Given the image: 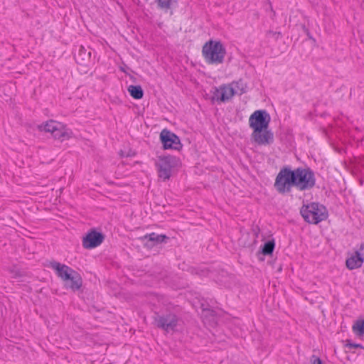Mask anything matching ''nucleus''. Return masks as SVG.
<instances>
[{
    "label": "nucleus",
    "instance_id": "f257e3e1",
    "mask_svg": "<svg viewBox=\"0 0 364 364\" xmlns=\"http://www.w3.org/2000/svg\"><path fill=\"white\" fill-rule=\"evenodd\" d=\"M315 185V173L309 167L292 170L285 166L277 175L274 186L279 193L284 195L289 193L293 187L303 191L312 189Z\"/></svg>",
    "mask_w": 364,
    "mask_h": 364
},
{
    "label": "nucleus",
    "instance_id": "f03ea898",
    "mask_svg": "<svg viewBox=\"0 0 364 364\" xmlns=\"http://www.w3.org/2000/svg\"><path fill=\"white\" fill-rule=\"evenodd\" d=\"M202 55L208 65H218L224 61L226 50L220 41L210 40L202 48Z\"/></svg>",
    "mask_w": 364,
    "mask_h": 364
},
{
    "label": "nucleus",
    "instance_id": "7ed1b4c3",
    "mask_svg": "<svg viewBox=\"0 0 364 364\" xmlns=\"http://www.w3.org/2000/svg\"><path fill=\"white\" fill-rule=\"evenodd\" d=\"M300 213L306 222L314 225L326 220L328 215L324 205L314 202L303 205Z\"/></svg>",
    "mask_w": 364,
    "mask_h": 364
},
{
    "label": "nucleus",
    "instance_id": "20e7f679",
    "mask_svg": "<svg viewBox=\"0 0 364 364\" xmlns=\"http://www.w3.org/2000/svg\"><path fill=\"white\" fill-rule=\"evenodd\" d=\"M178 159L171 155L159 156L156 163L158 176L164 181L168 180L171 176L173 168L177 166Z\"/></svg>",
    "mask_w": 364,
    "mask_h": 364
},
{
    "label": "nucleus",
    "instance_id": "39448f33",
    "mask_svg": "<svg viewBox=\"0 0 364 364\" xmlns=\"http://www.w3.org/2000/svg\"><path fill=\"white\" fill-rule=\"evenodd\" d=\"M179 318L173 313H166L160 315L158 313L154 316L156 326L166 332L175 331L178 326Z\"/></svg>",
    "mask_w": 364,
    "mask_h": 364
},
{
    "label": "nucleus",
    "instance_id": "423d86ee",
    "mask_svg": "<svg viewBox=\"0 0 364 364\" xmlns=\"http://www.w3.org/2000/svg\"><path fill=\"white\" fill-rule=\"evenodd\" d=\"M271 118L269 113L264 109L255 111L249 118V125L252 132L265 130L268 129Z\"/></svg>",
    "mask_w": 364,
    "mask_h": 364
},
{
    "label": "nucleus",
    "instance_id": "0eeeda50",
    "mask_svg": "<svg viewBox=\"0 0 364 364\" xmlns=\"http://www.w3.org/2000/svg\"><path fill=\"white\" fill-rule=\"evenodd\" d=\"M160 140L164 149H174L179 151L182 149V144L179 137L171 131L164 129L160 134Z\"/></svg>",
    "mask_w": 364,
    "mask_h": 364
},
{
    "label": "nucleus",
    "instance_id": "6e6552de",
    "mask_svg": "<svg viewBox=\"0 0 364 364\" xmlns=\"http://www.w3.org/2000/svg\"><path fill=\"white\" fill-rule=\"evenodd\" d=\"M105 238L102 232L92 228L82 237V246L87 250L95 248L103 242Z\"/></svg>",
    "mask_w": 364,
    "mask_h": 364
},
{
    "label": "nucleus",
    "instance_id": "1a4fd4ad",
    "mask_svg": "<svg viewBox=\"0 0 364 364\" xmlns=\"http://www.w3.org/2000/svg\"><path fill=\"white\" fill-rule=\"evenodd\" d=\"M364 262V243L362 242L354 252L346 259V267L353 270L362 267Z\"/></svg>",
    "mask_w": 364,
    "mask_h": 364
},
{
    "label": "nucleus",
    "instance_id": "9d476101",
    "mask_svg": "<svg viewBox=\"0 0 364 364\" xmlns=\"http://www.w3.org/2000/svg\"><path fill=\"white\" fill-rule=\"evenodd\" d=\"M235 94L236 91L230 85H223L214 88L211 100L224 102L230 100Z\"/></svg>",
    "mask_w": 364,
    "mask_h": 364
},
{
    "label": "nucleus",
    "instance_id": "9b49d317",
    "mask_svg": "<svg viewBox=\"0 0 364 364\" xmlns=\"http://www.w3.org/2000/svg\"><path fill=\"white\" fill-rule=\"evenodd\" d=\"M251 140L258 145H269L274 142V134L268 129L254 131L251 134Z\"/></svg>",
    "mask_w": 364,
    "mask_h": 364
},
{
    "label": "nucleus",
    "instance_id": "f8f14e48",
    "mask_svg": "<svg viewBox=\"0 0 364 364\" xmlns=\"http://www.w3.org/2000/svg\"><path fill=\"white\" fill-rule=\"evenodd\" d=\"M49 266L55 270L58 277L65 282H68L70 274L74 272L70 267L55 261L50 262Z\"/></svg>",
    "mask_w": 364,
    "mask_h": 364
},
{
    "label": "nucleus",
    "instance_id": "ddd939ff",
    "mask_svg": "<svg viewBox=\"0 0 364 364\" xmlns=\"http://www.w3.org/2000/svg\"><path fill=\"white\" fill-rule=\"evenodd\" d=\"M141 240L144 241V245L147 247H152L160 243L165 242L168 237L165 235H158L155 232H151L141 237Z\"/></svg>",
    "mask_w": 364,
    "mask_h": 364
},
{
    "label": "nucleus",
    "instance_id": "4468645a",
    "mask_svg": "<svg viewBox=\"0 0 364 364\" xmlns=\"http://www.w3.org/2000/svg\"><path fill=\"white\" fill-rule=\"evenodd\" d=\"M82 281L80 275L74 270L70 274L68 282H65V287L73 291H77L82 287Z\"/></svg>",
    "mask_w": 364,
    "mask_h": 364
},
{
    "label": "nucleus",
    "instance_id": "2eb2a0df",
    "mask_svg": "<svg viewBox=\"0 0 364 364\" xmlns=\"http://www.w3.org/2000/svg\"><path fill=\"white\" fill-rule=\"evenodd\" d=\"M91 58V51L90 49H86L83 46H80L77 55L75 57L76 61L78 63H83L85 61H87Z\"/></svg>",
    "mask_w": 364,
    "mask_h": 364
},
{
    "label": "nucleus",
    "instance_id": "dca6fc26",
    "mask_svg": "<svg viewBox=\"0 0 364 364\" xmlns=\"http://www.w3.org/2000/svg\"><path fill=\"white\" fill-rule=\"evenodd\" d=\"M128 92L130 95L135 100H140L144 96V90L140 85H129Z\"/></svg>",
    "mask_w": 364,
    "mask_h": 364
},
{
    "label": "nucleus",
    "instance_id": "f3484780",
    "mask_svg": "<svg viewBox=\"0 0 364 364\" xmlns=\"http://www.w3.org/2000/svg\"><path fill=\"white\" fill-rule=\"evenodd\" d=\"M62 127L60 123H58L53 120H50L46 122L44 124L41 125L39 128L41 129L43 128V130L46 132L53 133V131L56 130L57 127Z\"/></svg>",
    "mask_w": 364,
    "mask_h": 364
},
{
    "label": "nucleus",
    "instance_id": "a211bd4d",
    "mask_svg": "<svg viewBox=\"0 0 364 364\" xmlns=\"http://www.w3.org/2000/svg\"><path fill=\"white\" fill-rule=\"evenodd\" d=\"M275 247V242L274 240H268L266 242L261 249V253L264 255H270L272 254Z\"/></svg>",
    "mask_w": 364,
    "mask_h": 364
},
{
    "label": "nucleus",
    "instance_id": "6ab92c4d",
    "mask_svg": "<svg viewBox=\"0 0 364 364\" xmlns=\"http://www.w3.org/2000/svg\"><path fill=\"white\" fill-rule=\"evenodd\" d=\"M250 234L248 232L242 234L241 237L239 239V245L243 247H249L252 246L255 243V238L252 241H249Z\"/></svg>",
    "mask_w": 364,
    "mask_h": 364
},
{
    "label": "nucleus",
    "instance_id": "aec40b11",
    "mask_svg": "<svg viewBox=\"0 0 364 364\" xmlns=\"http://www.w3.org/2000/svg\"><path fill=\"white\" fill-rule=\"evenodd\" d=\"M7 271L11 274L12 278H19L25 275L23 271L18 268L16 265H13L7 268Z\"/></svg>",
    "mask_w": 364,
    "mask_h": 364
},
{
    "label": "nucleus",
    "instance_id": "412c9836",
    "mask_svg": "<svg viewBox=\"0 0 364 364\" xmlns=\"http://www.w3.org/2000/svg\"><path fill=\"white\" fill-rule=\"evenodd\" d=\"M353 331L358 336L364 335V320H358L353 326Z\"/></svg>",
    "mask_w": 364,
    "mask_h": 364
},
{
    "label": "nucleus",
    "instance_id": "4be33fe9",
    "mask_svg": "<svg viewBox=\"0 0 364 364\" xmlns=\"http://www.w3.org/2000/svg\"><path fill=\"white\" fill-rule=\"evenodd\" d=\"M232 85H235L233 88L235 91H236V94L241 95L246 92V85L243 83L242 80L233 82Z\"/></svg>",
    "mask_w": 364,
    "mask_h": 364
},
{
    "label": "nucleus",
    "instance_id": "5701e85b",
    "mask_svg": "<svg viewBox=\"0 0 364 364\" xmlns=\"http://www.w3.org/2000/svg\"><path fill=\"white\" fill-rule=\"evenodd\" d=\"M158 7L162 10L167 11L171 9V0H156Z\"/></svg>",
    "mask_w": 364,
    "mask_h": 364
},
{
    "label": "nucleus",
    "instance_id": "b1692460",
    "mask_svg": "<svg viewBox=\"0 0 364 364\" xmlns=\"http://www.w3.org/2000/svg\"><path fill=\"white\" fill-rule=\"evenodd\" d=\"M62 127H57L56 130L53 131L52 135L55 139H60L63 137L67 136V133L62 129Z\"/></svg>",
    "mask_w": 364,
    "mask_h": 364
},
{
    "label": "nucleus",
    "instance_id": "393cba45",
    "mask_svg": "<svg viewBox=\"0 0 364 364\" xmlns=\"http://www.w3.org/2000/svg\"><path fill=\"white\" fill-rule=\"evenodd\" d=\"M346 343L345 345L346 347L348 348L349 349L351 348H362L363 346L360 344L352 343L350 340H346Z\"/></svg>",
    "mask_w": 364,
    "mask_h": 364
},
{
    "label": "nucleus",
    "instance_id": "a878e982",
    "mask_svg": "<svg viewBox=\"0 0 364 364\" xmlns=\"http://www.w3.org/2000/svg\"><path fill=\"white\" fill-rule=\"evenodd\" d=\"M252 231L255 235V238L256 239L257 237H258L259 233L260 232V229H259V226L258 225L253 226L252 228Z\"/></svg>",
    "mask_w": 364,
    "mask_h": 364
},
{
    "label": "nucleus",
    "instance_id": "bb28decb",
    "mask_svg": "<svg viewBox=\"0 0 364 364\" xmlns=\"http://www.w3.org/2000/svg\"><path fill=\"white\" fill-rule=\"evenodd\" d=\"M269 5H270V10H271V11H272V18H273L275 16L276 13H275V11H274V9H273V8H272V4H271V3H270V2H269Z\"/></svg>",
    "mask_w": 364,
    "mask_h": 364
},
{
    "label": "nucleus",
    "instance_id": "cd10ccee",
    "mask_svg": "<svg viewBox=\"0 0 364 364\" xmlns=\"http://www.w3.org/2000/svg\"><path fill=\"white\" fill-rule=\"evenodd\" d=\"M269 33L275 35L277 34V36H281V33L280 32H272V31H269Z\"/></svg>",
    "mask_w": 364,
    "mask_h": 364
}]
</instances>
